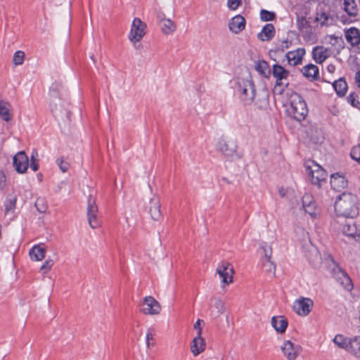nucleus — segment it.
I'll list each match as a JSON object with an SVG mask.
<instances>
[{"mask_svg":"<svg viewBox=\"0 0 360 360\" xmlns=\"http://www.w3.org/2000/svg\"><path fill=\"white\" fill-rule=\"evenodd\" d=\"M357 197L350 193H343L335 202V210L340 216L354 218L358 215Z\"/></svg>","mask_w":360,"mask_h":360,"instance_id":"obj_1","label":"nucleus"},{"mask_svg":"<svg viewBox=\"0 0 360 360\" xmlns=\"http://www.w3.org/2000/svg\"><path fill=\"white\" fill-rule=\"evenodd\" d=\"M288 116L297 122L304 120L308 114L307 104L304 99L297 93L290 96V105L286 110Z\"/></svg>","mask_w":360,"mask_h":360,"instance_id":"obj_2","label":"nucleus"},{"mask_svg":"<svg viewBox=\"0 0 360 360\" xmlns=\"http://www.w3.org/2000/svg\"><path fill=\"white\" fill-rule=\"evenodd\" d=\"M236 91L245 104H251L255 97V86L251 79L238 78L236 82Z\"/></svg>","mask_w":360,"mask_h":360,"instance_id":"obj_3","label":"nucleus"},{"mask_svg":"<svg viewBox=\"0 0 360 360\" xmlns=\"http://www.w3.org/2000/svg\"><path fill=\"white\" fill-rule=\"evenodd\" d=\"M271 73L276 79L274 91H278V94H281L285 88L288 85L287 79L290 72L283 66L276 63L272 66Z\"/></svg>","mask_w":360,"mask_h":360,"instance_id":"obj_4","label":"nucleus"},{"mask_svg":"<svg viewBox=\"0 0 360 360\" xmlns=\"http://www.w3.org/2000/svg\"><path fill=\"white\" fill-rule=\"evenodd\" d=\"M306 171L311 182L315 185H320L328 176L325 169L314 162H311L310 164L306 166Z\"/></svg>","mask_w":360,"mask_h":360,"instance_id":"obj_5","label":"nucleus"},{"mask_svg":"<svg viewBox=\"0 0 360 360\" xmlns=\"http://www.w3.org/2000/svg\"><path fill=\"white\" fill-rule=\"evenodd\" d=\"M216 147L218 150L231 160L240 158V154L237 151V145L233 141H227L221 138L218 140Z\"/></svg>","mask_w":360,"mask_h":360,"instance_id":"obj_6","label":"nucleus"},{"mask_svg":"<svg viewBox=\"0 0 360 360\" xmlns=\"http://www.w3.org/2000/svg\"><path fill=\"white\" fill-rule=\"evenodd\" d=\"M146 23L142 22L140 18H136L134 19L129 35V39L134 44V45L139 42L144 37L146 34Z\"/></svg>","mask_w":360,"mask_h":360,"instance_id":"obj_7","label":"nucleus"},{"mask_svg":"<svg viewBox=\"0 0 360 360\" xmlns=\"http://www.w3.org/2000/svg\"><path fill=\"white\" fill-rule=\"evenodd\" d=\"M217 273L221 278L224 285H229L233 282L234 270L229 262L222 261L219 263L217 269Z\"/></svg>","mask_w":360,"mask_h":360,"instance_id":"obj_8","label":"nucleus"},{"mask_svg":"<svg viewBox=\"0 0 360 360\" xmlns=\"http://www.w3.org/2000/svg\"><path fill=\"white\" fill-rule=\"evenodd\" d=\"M141 311L144 314L157 315L161 311V306L154 297L147 296L143 300Z\"/></svg>","mask_w":360,"mask_h":360,"instance_id":"obj_9","label":"nucleus"},{"mask_svg":"<svg viewBox=\"0 0 360 360\" xmlns=\"http://www.w3.org/2000/svg\"><path fill=\"white\" fill-rule=\"evenodd\" d=\"M313 305L310 298L301 297L294 302L293 309L298 315L306 316L311 312Z\"/></svg>","mask_w":360,"mask_h":360,"instance_id":"obj_10","label":"nucleus"},{"mask_svg":"<svg viewBox=\"0 0 360 360\" xmlns=\"http://www.w3.org/2000/svg\"><path fill=\"white\" fill-rule=\"evenodd\" d=\"M98 207L96 205V201L91 197L88 200L87 206V217L89 224L92 229H96L100 226L101 221L98 218Z\"/></svg>","mask_w":360,"mask_h":360,"instance_id":"obj_11","label":"nucleus"},{"mask_svg":"<svg viewBox=\"0 0 360 360\" xmlns=\"http://www.w3.org/2000/svg\"><path fill=\"white\" fill-rule=\"evenodd\" d=\"M281 351L288 360H295L301 352V347L290 340H285L281 346Z\"/></svg>","mask_w":360,"mask_h":360,"instance_id":"obj_12","label":"nucleus"},{"mask_svg":"<svg viewBox=\"0 0 360 360\" xmlns=\"http://www.w3.org/2000/svg\"><path fill=\"white\" fill-rule=\"evenodd\" d=\"M61 89L60 84H53L50 88L49 96H50V108L52 113H57L61 112L62 109L58 108L56 105V102H58L61 105V98L59 96V91Z\"/></svg>","mask_w":360,"mask_h":360,"instance_id":"obj_13","label":"nucleus"},{"mask_svg":"<svg viewBox=\"0 0 360 360\" xmlns=\"http://www.w3.org/2000/svg\"><path fill=\"white\" fill-rule=\"evenodd\" d=\"M146 208L148 210V212L153 220L159 221L162 218L159 197L153 196L150 198L148 204L146 205Z\"/></svg>","mask_w":360,"mask_h":360,"instance_id":"obj_14","label":"nucleus"},{"mask_svg":"<svg viewBox=\"0 0 360 360\" xmlns=\"http://www.w3.org/2000/svg\"><path fill=\"white\" fill-rule=\"evenodd\" d=\"M13 166L18 173L22 174L27 171L29 166V160L25 152H18L13 157Z\"/></svg>","mask_w":360,"mask_h":360,"instance_id":"obj_15","label":"nucleus"},{"mask_svg":"<svg viewBox=\"0 0 360 360\" xmlns=\"http://www.w3.org/2000/svg\"><path fill=\"white\" fill-rule=\"evenodd\" d=\"M304 54L305 49L304 48H298L295 51H288L285 54V58L289 65L295 66L302 63Z\"/></svg>","mask_w":360,"mask_h":360,"instance_id":"obj_16","label":"nucleus"},{"mask_svg":"<svg viewBox=\"0 0 360 360\" xmlns=\"http://www.w3.org/2000/svg\"><path fill=\"white\" fill-rule=\"evenodd\" d=\"M202 329L200 328L198 333H197L196 337L192 341L191 350L194 356H198L199 354L202 352L205 349V342L202 338Z\"/></svg>","mask_w":360,"mask_h":360,"instance_id":"obj_17","label":"nucleus"},{"mask_svg":"<svg viewBox=\"0 0 360 360\" xmlns=\"http://www.w3.org/2000/svg\"><path fill=\"white\" fill-rule=\"evenodd\" d=\"M245 18L240 15H236L229 21V30L236 34L240 32L242 30L245 29Z\"/></svg>","mask_w":360,"mask_h":360,"instance_id":"obj_18","label":"nucleus"},{"mask_svg":"<svg viewBox=\"0 0 360 360\" xmlns=\"http://www.w3.org/2000/svg\"><path fill=\"white\" fill-rule=\"evenodd\" d=\"M347 41L352 46L360 44V30L356 27H350L345 31Z\"/></svg>","mask_w":360,"mask_h":360,"instance_id":"obj_19","label":"nucleus"},{"mask_svg":"<svg viewBox=\"0 0 360 360\" xmlns=\"http://www.w3.org/2000/svg\"><path fill=\"white\" fill-rule=\"evenodd\" d=\"M301 71L303 75L311 81L316 80L319 77V68L315 65L308 64L304 66Z\"/></svg>","mask_w":360,"mask_h":360,"instance_id":"obj_20","label":"nucleus"},{"mask_svg":"<svg viewBox=\"0 0 360 360\" xmlns=\"http://www.w3.org/2000/svg\"><path fill=\"white\" fill-rule=\"evenodd\" d=\"M330 185L334 190L340 191L347 186V181L345 176L338 174H334L330 176Z\"/></svg>","mask_w":360,"mask_h":360,"instance_id":"obj_21","label":"nucleus"},{"mask_svg":"<svg viewBox=\"0 0 360 360\" xmlns=\"http://www.w3.org/2000/svg\"><path fill=\"white\" fill-rule=\"evenodd\" d=\"M288 320L284 316H273L271 318V325L278 333H283L288 327Z\"/></svg>","mask_w":360,"mask_h":360,"instance_id":"obj_22","label":"nucleus"},{"mask_svg":"<svg viewBox=\"0 0 360 360\" xmlns=\"http://www.w3.org/2000/svg\"><path fill=\"white\" fill-rule=\"evenodd\" d=\"M275 35L274 26L271 24H266L264 26L262 31L258 33L257 37L262 41L271 40Z\"/></svg>","mask_w":360,"mask_h":360,"instance_id":"obj_23","label":"nucleus"},{"mask_svg":"<svg viewBox=\"0 0 360 360\" xmlns=\"http://www.w3.org/2000/svg\"><path fill=\"white\" fill-rule=\"evenodd\" d=\"M343 10L351 17H356L358 15V6L355 0H344Z\"/></svg>","mask_w":360,"mask_h":360,"instance_id":"obj_24","label":"nucleus"},{"mask_svg":"<svg viewBox=\"0 0 360 360\" xmlns=\"http://www.w3.org/2000/svg\"><path fill=\"white\" fill-rule=\"evenodd\" d=\"M312 55L314 60L318 63H323L328 57L327 49L322 46L314 48Z\"/></svg>","mask_w":360,"mask_h":360,"instance_id":"obj_25","label":"nucleus"},{"mask_svg":"<svg viewBox=\"0 0 360 360\" xmlns=\"http://www.w3.org/2000/svg\"><path fill=\"white\" fill-rule=\"evenodd\" d=\"M255 70L263 77H269L271 74V69H270L268 63L265 60H259L255 65Z\"/></svg>","mask_w":360,"mask_h":360,"instance_id":"obj_26","label":"nucleus"},{"mask_svg":"<svg viewBox=\"0 0 360 360\" xmlns=\"http://www.w3.org/2000/svg\"><path fill=\"white\" fill-rule=\"evenodd\" d=\"M11 105L4 101H0V117L6 122L11 120L12 115L11 114Z\"/></svg>","mask_w":360,"mask_h":360,"instance_id":"obj_27","label":"nucleus"},{"mask_svg":"<svg viewBox=\"0 0 360 360\" xmlns=\"http://www.w3.org/2000/svg\"><path fill=\"white\" fill-rule=\"evenodd\" d=\"M333 86L339 96L345 95L347 90V84L345 79L340 78L335 81L333 84Z\"/></svg>","mask_w":360,"mask_h":360,"instance_id":"obj_28","label":"nucleus"},{"mask_svg":"<svg viewBox=\"0 0 360 360\" xmlns=\"http://www.w3.org/2000/svg\"><path fill=\"white\" fill-rule=\"evenodd\" d=\"M30 255L32 260L41 261L45 257V250L39 245H35L30 250Z\"/></svg>","mask_w":360,"mask_h":360,"instance_id":"obj_29","label":"nucleus"},{"mask_svg":"<svg viewBox=\"0 0 360 360\" xmlns=\"http://www.w3.org/2000/svg\"><path fill=\"white\" fill-rule=\"evenodd\" d=\"M315 20L319 22L321 25H328L331 23L332 18L331 16L321 10H317L316 16L315 18Z\"/></svg>","mask_w":360,"mask_h":360,"instance_id":"obj_30","label":"nucleus"},{"mask_svg":"<svg viewBox=\"0 0 360 360\" xmlns=\"http://www.w3.org/2000/svg\"><path fill=\"white\" fill-rule=\"evenodd\" d=\"M349 348H347L348 352L356 356L360 355V336H357L352 340H349Z\"/></svg>","mask_w":360,"mask_h":360,"instance_id":"obj_31","label":"nucleus"},{"mask_svg":"<svg viewBox=\"0 0 360 360\" xmlns=\"http://www.w3.org/2000/svg\"><path fill=\"white\" fill-rule=\"evenodd\" d=\"M161 29L164 34H169L176 30V25L170 19H164L160 22Z\"/></svg>","mask_w":360,"mask_h":360,"instance_id":"obj_32","label":"nucleus"},{"mask_svg":"<svg viewBox=\"0 0 360 360\" xmlns=\"http://www.w3.org/2000/svg\"><path fill=\"white\" fill-rule=\"evenodd\" d=\"M214 303L213 305V309L211 313L212 315L215 316L216 317L222 314L224 311V302L220 298L214 297Z\"/></svg>","mask_w":360,"mask_h":360,"instance_id":"obj_33","label":"nucleus"},{"mask_svg":"<svg viewBox=\"0 0 360 360\" xmlns=\"http://www.w3.org/2000/svg\"><path fill=\"white\" fill-rule=\"evenodd\" d=\"M342 233L349 237L355 238L359 236L358 230L354 224H346L342 226Z\"/></svg>","mask_w":360,"mask_h":360,"instance_id":"obj_34","label":"nucleus"},{"mask_svg":"<svg viewBox=\"0 0 360 360\" xmlns=\"http://www.w3.org/2000/svg\"><path fill=\"white\" fill-rule=\"evenodd\" d=\"M17 197L15 195H8L5 201V212L7 214L9 212H13L15 208Z\"/></svg>","mask_w":360,"mask_h":360,"instance_id":"obj_35","label":"nucleus"},{"mask_svg":"<svg viewBox=\"0 0 360 360\" xmlns=\"http://www.w3.org/2000/svg\"><path fill=\"white\" fill-rule=\"evenodd\" d=\"M307 257L309 261L313 264L318 262L321 258L318 250L314 246L310 248Z\"/></svg>","mask_w":360,"mask_h":360,"instance_id":"obj_36","label":"nucleus"},{"mask_svg":"<svg viewBox=\"0 0 360 360\" xmlns=\"http://www.w3.org/2000/svg\"><path fill=\"white\" fill-rule=\"evenodd\" d=\"M349 340L346 339L342 335H337L333 339V342L335 345L340 348L345 349L346 350H347V348H349Z\"/></svg>","mask_w":360,"mask_h":360,"instance_id":"obj_37","label":"nucleus"},{"mask_svg":"<svg viewBox=\"0 0 360 360\" xmlns=\"http://www.w3.org/2000/svg\"><path fill=\"white\" fill-rule=\"evenodd\" d=\"M339 271L341 272L343 278V281L342 282V284L344 285V288L348 291L352 290L353 289V283L352 282V280L348 276V275L341 269H339Z\"/></svg>","mask_w":360,"mask_h":360,"instance_id":"obj_38","label":"nucleus"},{"mask_svg":"<svg viewBox=\"0 0 360 360\" xmlns=\"http://www.w3.org/2000/svg\"><path fill=\"white\" fill-rule=\"evenodd\" d=\"M262 265L267 273H274L276 265L271 261V259H263Z\"/></svg>","mask_w":360,"mask_h":360,"instance_id":"obj_39","label":"nucleus"},{"mask_svg":"<svg viewBox=\"0 0 360 360\" xmlns=\"http://www.w3.org/2000/svg\"><path fill=\"white\" fill-rule=\"evenodd\" d=\"M35 207L40 213L46 212L47 210V205L44 198H39L35 202Z\"/></svg>","mask_w":360,"mask_h":360,"instance_id":"obj_40","label":"nucleus"},{"mask_svg":"<svg viewBox=\"0 0 360 360\" xmlns=\"http://www.w3.org/2000/svg\"><path fill=\"white\" fill-rule=\"evenodd\" d=\"M25 53L21 51H18L14 53L13 62L15 65H22L24 62Z\"/></svg>","mask_w":360,"mask_h":360,"instance_id":"obj_41","label":"nucleus"},{"mask_svg":"<svg viewBox=\"0 0 360 360\" xmlns=\"http://www.w3.org/2000/svg\"><path fill=\"white\" fill-rule=\"evenodd\" d=\"M260 18L263 21H270L274 20L276 15L274 12L263 9L260 12Z\"/></svg>","mask_w":360,"mask_h":360,"instance_id":"obj_42","label":"nucleus"},{"mask_svg":"<svg viewBox=\"0 0 360 360\" xmlns=\"http://www.w3.org/2000/svg\"><path fill=\"white\" fill-rule=\"evenodd\" d=\"M291 44V41H289L288 39H285L282 41L281 44L279 46L275 47V49L271 50V51H274L276 53L278 51L283 52L285 49H288Z\"/></svg>","mask_w":360,"mask_h":360,"instance_id":"obj_43","label":"nucleus"},{"mask_svg":"<svg viewBox=\"0 0 360 360\" xmlns=\"http://www.w3.org/2000/svg\"><path fill=\"white\" fill-rule=\"evenodd\" d=\"M155 335V330L153 328H150L148 329L146 336V343L147 347H150V345H154V342L150 343V340H153V337Z\"/></svg>","mask_w":360,"mask_h":360,"instance_id":"obj_44","label":"nucleus"},{"mask_svg":"<svg viewBox=\"0 0 360 360\" xmlns=\"http://www.w3.org/2000/svg\"><path fill=\"white\" fill-rule=\"evenodd\" d=\"M351 158L360 164V145L354 146L350 152Z\"/></svg>","mask_w":360,"mask_h":360,"instance_id":"obj_45","label":"nucleus"},{"mask_svg":"<svg viewBox=\"0 0 360 360\" xmlns=\"http://www.w3.org/2000/svg\"><path fill=\"white\" fill-rule=\"evenodd\" d=\"M261 249L263 250L264 257V259H271L272 255V249L267 243H263L261 245Z\"/></svg>","mask_w":360,"mask_h":360,"instance_id":"obj_46","label":"nucleus"},{"mask_svg":"<svg viewBox=\"0 0 360 360\" xmlns=\"http://www.w3.org/2000/svg\"><path fill=\"white\" fill-rule=\"evenodd\" d=\"M56 163L58 166L60 167L62 172L65 173L68 172L70 167V165L68 162L65 161L62 158H58L56 160Z\"/></svg>","mask_w":360,"mask_h":360,"instance_id":"obj_47","label":"nucleus"},{"mask_svg":"<svg viewBox=\"0 0 360 360\" xmlns=\"http://www.w3.org/2000/svg\"><path fill=\"white\" fill-rule=\"evenodd\" d=\"M314 204H315V202L313 200V197L310 194L305 193L302 197V207Z\"/></svg>","mask_w":360,"mask_h":360,"instance_id":"obj_48","label":"nucleus"},{"mask_svg":"<svg viewBox=\"0 0 360 360\" xmlns=\"http://www.w3.org/2000/svg\"><path fill=\"white\" fill-rule=\"evenodd\" d=\"M358 95L354 94V93H351L348 96H347V101L348 103H349L352 106L354 107H358L359 104V101L357 100L358 98Z\"/></svg>","mask_w":360,"mask_h":360,"instance_id":"obj_49","label":"nucleus"},{"mask_svg":"<svg viewBox=\"0 0 360 360\" xmlns=\"http://www.w3.org/2000/svg\"><path fill=\"white\" fill-rule=\"evenodd\" d=\"M53 261L52 259H47L41 267V271L44 274L48 272L53 265Z\"/></svg>","mask_w":360,"mask_h":360,"instance_id":"obj_50","label":"nucleus"},{"mask_svg":"<svg viewBox=\"0 0 360 360\" xmlns=\"http://www.w3.org/2000/svg\"><path fill=\"white\" fill-rule=\"evenodd\" d=\"M241 3V0H227L228 7L231 10H236Z\"/></svg>","mask_w":360,"mask_h":360,"instance_id":"obj_51","label":"nucleus"},{"mask_svg":"<svg viewBox=\"0 0 360 360\" xmlns=\"http://www.w3.org/2000/svg\"><path fill=\"white\" fill-rule=\"evenodd\" d=\"M303 209L304 210L306 213H308L311 216H312V217L316 216V205H315V204L311 205H309L305 207H303Z\"/></svg>","mask_w":360,"mask_h":360,"instance_id":"obj_52","label":"nucleus"},{"mask_svg":"<svg viewBox=\"0 0 360 360\" xmlns=\"http://www.w3.org/2000/svg\"><path fill=\"white\" fill-rule=\"evenodd\" d=\"M6 176L4 173L0 171V189H3L6 185Z\"/></svg>","mask_w":360,"mask_h":360,"instance_id":"obj_53","label":"nucleus"},{"mask_svg":"<svg viewBox=\"0 0 360 360\" xmlns=\"http://www.w3.org/2000/svg\"><path fill=\"white\" fill-rule=\"evenodd\" d=\"M56 103H57V104H56V105H57L56 106H57L58 108H61L62 111H61V112H58L57 113H53L54 115H58V114H59V113H62V112H63V110H65V102H64V101H63L61 100V105H60V103H59L58 102H56Z\"/></svg>","mask_w":360,"mask_h":360,"instance_id":"obj_54","label":"nucleus"},{"mask_svg":"<svg viewBox=\"0 0 360 360\" xmlns=\"http://www.w3.org/2000/svg\"><path fill=\"white\" fill-rule=\"evenodd\" d=\"M38 156V153L36 150H33L31 155L30 161L31 162H38L37 158Z\"/></svg>","mask_w":360,"mask_h":360,"instance_id":"obj_55","label":"nucleus"},{"mask_svg":"<svg viewBox=\"0 0 360 360\" xmlns=\"http://www.w3.org/2000/svg\"><path fill=\"white\" fill-rule=\"evenodd\" d=\"M354 78L358 87L360 88V70L356 72Z\"/></svg>","mask_w":360,"mask_h":360,"instance_id":"obj_56","label":"nucleus"},{"mask_svg":"<svg viewBox=\"0 0 360 360\" xmlns=\"http://www.w3.org/2000/svg\"><path fill=\"white\" fill-rule=\"evenodd\" d=\"M30 167H31V169H32L34 172L37 171V170H38V169H39L38 162H31V163H30Z\"/></svg>","mask_w":360,"mask_h":360,"instance_id":"obj_57","label":"nucleus"},{"mask_svg":"<svg viewBox=\"0 0 360 360\" xmlns=\"http://www.w3.org/2000/svg\"><path fill=\"white\" fill-rule=\"evenodd\" d=\"M202 320L198 319V320L195 322V323L194 324V328H195V330H198V332L199 331V329H200V328H201V329H202V328H201V323H202Z\"/></svg>","mask_w":360,"mask_h":360,"instance_id":"obj_58","label":"nucleus"},{"mask_svg":"<svg viewBox=\"0 0 360 360\" xmlns=\"http://www.w3.org/2000/svg\"><path fill=\"white\" fill-rule=\"evenodd\" d=\"M335 67L333 65H329L328 67H327V70L330 72H333L335 71Z\"/></svg>","mask_w":360,"mask_h":360,"instance_id":"obj_59","label":"nucleus"},{"mask_svg":"<svg viewBox=\"0 0 360 360\" xmlns=\"http://www.w3.org/2000/svg\"><path fill=\"white\" fill-rule=\"evenodd\" d=\"M278 193H279V195L281 196V197H284L285 195V190L283 188H281L279 189L278 191Z\"/></svg>","mask_w":360,"mask_h":360,"instance_id":"obj_60","label":"nucleus"},{"mask_svg":"<svg viewBox=\"0 0 360 360\" xmlns=\"http://www.w3.org/2000/svg\"><path fill=\"white\" fill-rule=\"evenodd\" d=\"M328 258L332 261L335 266H337L335 262L333 260V257L330 255L328 256Z\"/></svg>","mask_w":360,"mask_h":360,"instance_id":"obj_61","label":"nucleus"},{"mask_svg":"<svg viewBox=\"0 0 360 360\" xmlns=\"http://www.w3.org/2000/svg\"><path fill=\"white\" fill-rule=\"evenodd\" d=\"M91 58L94 61V58L93 56H91Z\"/></svg>","mask_w":360,"mask_h":360,"instance_id":"obj_62","label":"nucleus"},{"mask_svg":"<svg viewBox=\"0 0 360 360\" xmlns=\"http://www.w3.org/2000/svg\"><path fill=\"white\" fill-rule=\"evenodd\" d=\"M134 46L138 48V47H140V45H138V46H136V44H135Z\"/></svg>","mask_w":360,"mask_h":360,"instance_id":"obj_63","label":"nucleus"},{"mask_svg":"<svg viewBox=\"0 0 360 360\" xmlns=\"http://www.w3.org/2000/svg\"><path fill=\"white\" fill-rule=\"evenodd\" d=\"M358 356H359V357H360V354H359Z\"/></svg>","mask_w":360,"mask_h":360,"instance_id":"obj_64","label":"nucleus"}]
</instances>
